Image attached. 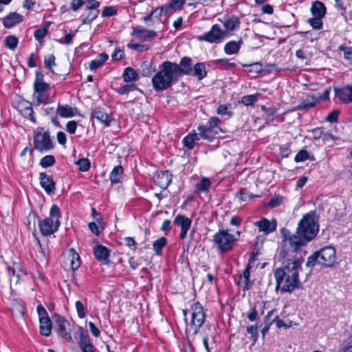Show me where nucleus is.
Instances as JSON below:
<instances>
[{
	"instance_id": "1",
	"label": "nucleus",
	"mask_w": 352,
	"mask_h": 352,
	"mask_svg": "<svg viewBox=\"0 0 352 352\" xmlns=\"http://www.w3.org/2000/svg\"><path fill=\"white\" fill-rule=\"evenodd\" d=\"M318 232V224L316 212L311 211L299 221L296 232L292 234L288 229H280V247L282 254L289 256L293 253L306 254L304 248L311 241Z\"/></svg>"
},
{
	"instance_id": "2",
	"label": "nucleus",
	"mask_w": 352,
	"mask_h": 352,
	"mask_svg": "<svg viewBox=\"0 0 352 352\" xmlns=\"http://www.w3.org/2000/svg\"><path fill=\"white\" fill-rule=\"evenodd\" d=\"M279 257L283 260V266L274 270L276 289L283 292H292L300 286L299 272L304 262V256L297 253L287 256L282 254V248Z\"/></svg>"
},
{
	"instance_id": "3",
	"label": "nucleus",
	"mask_w": 352,
	"mask_h": 352,
	"mask_svg": "<svg viewBox=\"0 0 352 352\" xmlns=\"http://www.w3.org/2000/svg\"><path fill=\"white\" fill-rule=\"evenodd\" d=\"M178 80L172 62L166 60L160 66L159 71L152 78V83L155 91H162L170 87Z\"/></svg>"
},
{
	"instance_id": "4",
	"label": "nucleus",
	"mask_w": 352,
	"mask_h": 352,
	"mask_svg": "<svg viewBox=\"0 0 352 352\" xmlns=\"http://www.w3.org/2000/svg\"><path fill=\"white\" fill-rule=\"evenodd\" d=\"M60 209L56 205H52L50 217L39 221V228L43 235L49 236L58 230L60 226Z\"/></svg>"
},
{
	"instance_id": "5",
	"label": "nucleus",
	"mask_w": 352,
	"mask_h": 352,
	"mask_svg": "<svg viewBox=\"0 0 352 352\" xmlns=\"http://www.w3.org/2000/svg\"><path fill=\"white\" fill-rule=\"evenodd\" d=\"M236 240L234 235L224 230H219L213 237L214 244L223 252L231 250Z\"/></svg>"
},
{
	"instance_id": "6",
	"label": "nucleus",
	"mask_w": 352,
	"mask_h": 352,
	"mask_svg": "<svg viewBox=\"0 0 352 352\" xmlns=\"http://www.w3.org/2000/svg\"><path fill=\"white\" fill-rule=\"evenodd\" d=\"M229 35L230 34L227 31L221 29L220 25L214 24L210 31L199 36V41H204L210 43H220Z\"/></svg>"
},
{
	"instance_id": "7",
	"label": "nucleus",
	"mask_w": 352,
	"mask_h": 352,
	"mask_svg": "<svg viewBox=\"0 0 352 352\" xmlns=\"http://www.w3.org/2000/svg\"><path fill=\"white\" fill-rule=\"evenodd\" d=\"M34 148L40 152L47 151L54 148L53 142L47 131H39L34 135Z\"/></svg>"
},
{
	"instance_id": "8",
	"label": "nucleus",
	"mask_w": 352,
	"mask_h": 352,
	"mask_svg": "<svg viewBox=\"0 0 352 352\" xmlns=\"http://www.w3.org/2000/svg\"><path fill=\"white\" fill-rule=\"evenodd\" d=\"M191 309L192 312L190 325L193 329L194 333L196 334L204 322L205 314L204 313L203 307L198 302H194L192 305Z\"/></svg>"
},
{
	"instance_id": "9",
	"label": "nucleus",
	"mask_w": 352,
	"mask_h": 352,
	"mask_svg": "<svg viewBox=\"0 0 352 352\" xmlns=\"http://www.w3.org/2000/svg\"><path fill=\"white\" fill-rule=\"evenodd\" d=\"M37 312L39 317L40 332L44 336H49L52 328V322L48 316V314L45 307L39 305L37 307Z\"/></svg>"
},
{
	"instance_id": "10",
	"label": "nucleus",
	"mask_w": 352,
	"mask_h": 352,
	"mask_svg": "<svg viewBox=\"0 0 352 352\" xmlns=\"http://www.w3.org/2000/svg\"><path fill=\"white\" fill-rule=\"evenodd\" d=\"M318 252L320 257V262H321L322 266L326 267H331L333 266L336 259V250L333 247H324L321 248Z\"/></svg>"
},
{
	"instance_id": "11",
	"label": "nucleus",
	"mask_w": 352,
	"mask_h": 352,
	"mask_svg": "<svg viewBox=\"0 0 352 352\" xmlns=\"http://www.w3.org/2000/svg\"><path fill=\"white\" fill-rule=\"evenodd\" d=\"M34 98L36 101V105L47 104L50 102V84L34 85Z\"/></svg>"
},
{
	"instance_id": "12",
	"label": "nucleus",
	"mask_w": 352,
	"mask_h": 352,
	"mask_svg": "<svg viewBox=\"0 0 352 352\" xmlns=\"http://www.w3.org/2000/svg\"><path fill=\"white\" fill-rule=\"evenodd\" d=\"M172 67L178 78L183 75L192 74V59L189 57L182 58L179 64L172 62Z\"/></svg>"
},
{
	"instance_id": "13",
	"label": "nucleus",
	"mask_w": 352,
	"mask_h": 352,
	"mask_svg": "<svg viewBox=\"0 0 352 352\" xmlns=\"http://www.w3.org/2000/svg\"><path fill=\"white\" fill-rule=\"evenodd\" d=\"M55 330L58 332V335L69 342H72L71 334L67 331V327L69 326V322L64 318L60 316H56L54 319Z\"/></svg>"
},
{
	"instance_id": "14",
	"label": "nucleus",
	"mask_w": 352,
	"mask_h": 352,
	"mask_svg": "<svg viewBox=\"0 0 352 352\" xmlns=\"http://www.w3.org/2000/svg\"><path fill=\"white\" fill-rule=\"evenodd\" d=\"M335 96L337 99L344 104L352 102V84L342 87L334 88Z\"/></svg>"
},
{
	"instance_id": "15",
	"label": "nucleus",
	"mask_w": 352,
	"mask_h": 352,
	"mask_svg": "<svg viewBox=\"0 0 352 352\" xmlns=\"http://www.w3.org/2000/svg\"><path fill=\"white\" fill-rule=\"evenodd\" d=\"M174 223L181 228V232L179 237L181 239H184L186 237L187 232L190 228L192 221L190 219L186 217L184 214H178L174 219Z\"/></svg>"
},
{
	"instance_id": "16",
	"label": "nucleus",
	"mask_w": 352,
	"mask_h": 352,
	"mask_svg": "<svg viewBox=\"0 0 352 352\" xmlns=\"http://www.w3.org/2000/svg\"><path fill=\"white\" fill-rule=\"evenodd\" d=\"M154 182L163 189H166L172 181V174L168 170L157 172L154 175Z\"/></svg>"
},
{
	"instance_id": "17",
	"label": "nucleus",
	"mask_w": 352,
	"mask_h": 352,
	"mask_svg": "<svg viewBox=\"0 0 352 352\" xmlns=\"http://www.w3.org/2000/svg\"><path fill=\"white\" fill-rule=\"evenodd\" d=\"M254 226L258 228L259 232L268 234L276 230L277 222L275 219L270 221L266 218H262L260 221H256Z\"/></svg>"
},
{
	"instance_id": "18",
	"label": "nucleus",
	"mask_w": 352,
	"mask_h": 352,
	"mask_svg": "<svg viewBox=\"0 0 352 352\" xmlns=\"http://www.w3.org/2000/svg\"><path fill=\"white\" fill-rule=\"evenodd\" d=\"M39 180L41 187L47 195L54 194L56 183L52 176L45 173H39Z\"/></svg>"
},
{
	"instance_id": "19",
	"label": "nucleus",
	"mask_w": 352,
	"mask_h": 352,
	"mask_svg": "<svg viewBox=\"0 0 352 352\" xmlns=\"http://www.w3.org/2000/svg\"><path fill=\"white\" fill-rule=\"evenodd\" d=\"M91 117L104 124L106 126H109L113 120L112 118L101 108L94 109L91 111Z\"/></svg>"
},
{
	"instance_id": "20",
	"label": "nucleus",
	"mask_w": 352,
	"mask_h": 352,
	"mask_svg": "<svg viewBox=\"0 0 352 352\" xmlns=\"http://www.w3.org/2000/svg\"><path fill=\"white\" fill-rule=\"evenodd\" d=\"M197 130L201 132L202 139L207 140L210 142L216 138L219 134L217 129L208 126V124L200 125L198 126Z\"/></svg>"
},
{
	"instance_id": "21",
	"label": "nucleus",
	"mask_w": 352,
	"mask_h": 352,
	"mask_svg": "<svg viewBox=\"0 0 352 352\" xmlns=\"http://www.w3.org/2000/svg\"><path fill=\"white\" fill-rule=\"evenodd\" d=\"M23 16L16 12H11L3 19V24L6 28H11L22 22Z\"/></svg>"
},
{
	"instance_id": "22",
	"label": "nucleus",
	"mask_w": 352,
	"mask_h": 352,
	"mask_svg": "<svg viewBox=\"0 0 352 352\" xmlns=\"http://www.w3.org/2000/svg\"><path fill=\"white\" fill-rule=\"evenodd\" d=\"M318 102H320V99L315 95L309 94H307L306 98L296 107V109L302 110L312 108Z\"/></svg>"
},
{
	"instance_id": "23",
	"label": "nucleus",
	"mask_w": 352,
	"mask_h": 352,
	"mask_svg": "<svg viewBox=\"0 0 352 352\" xmlns=\"http://www.w3.org/2000/svg\"><path fill=\"white\" fill-rule=\"evenodd\" d=\"M20 112L21 115L26 118H29L31 121L35 122L34 116V111L32 104L28 102H23L19 104Z\"/></svg>"
},
{
	"instance_id": "24",
	"label": "nucleus",
	"mask_w": 352,
	"mask_h": 352,
	"mask_svg": "<svg viewBox=\"0 0 352 352\" xmlns=\"http://www.w3.org/2000/svg\"><path fill=\"white\" fill-rule=\"evenodd\" d=\"M94 254L97 260L105 262L109 258V251L106 247L98 245L94 247Z\"/></svg>"
},
{
	"instance_id": "25",
	"label": "nucleus",
	"mask_w": 352,
	"mask_h": 352,
	"mask_svg": "<svg viewBox=\"0 0 352 352\" xmlns=\"http://www.w3.org/2000/svg\"><path fill=\"white\" fill-rule=\"evenodd\" d=\"M223 23L224 30L229 33L230 31H233L239 27L240 21L238 17L232 16L225 18Z\"/></svg>"
},
{
	"instance_id": "26",
	"label": "nucleus",
	"mask_w": 352,
	"mask_h": 352,
	"mask_svg": "<svg viewBox=\"0 0 352 352\" xmlns=\"http://www.w3.org/2000/svg\"><path fill=\"white\" fill-rule=\"evenodd\" d=\"M242 43L241 39L239 41H231L228 42L224 46L225 53L228 55L238 54Z\"/></svg>"
},
{
	"instance_id": "27",
	"label": "nucleus",
	"mask_w": 352,
	"mask_h": 352,
	"mask_svg": "<svg viewBox=\"0 0 352 352\" xmlns=\"http://www.w3.org/2000/svg\"><path fill=\"white\" fill-rule=\"evenodd\" d=\"M311 12L314 16L324 17L326 14V8L323 3L316 1L312 3Z\"/></svg>"
},
{
	"instance_id": "28",
	"label": "nucleus",
	"mask_w": 352,
	"mask_h": 352,
	"mask_svg": "<svg viewBox=\"0 0 352 352\" xmlns=\"http://www.w3.org/2000/svg\"><path fill=\"white\" fill-rule=\"evenodd\" d=\"M56 112L60 117L70 118L74 116L77 111L75 108H72L69 105L58 104Z\"/></svg>"
},
{
	"instance_id": "29",
	"label": "nucleus",
	"mask_w": 352,
	"mask_h": 352,
	"mask_svg": "<svg viewBox=\"0 0 352 352\" xmlns=\"http://www.w3.org/2000/svg\"><path fill=\"white\" fill-rule=\"evenodd\" d=\"M132 35L140 38H148L155 37L157 35V33L154 30H148L144 28H137L133 30Z\"/></svg>"
},
{
	"instance_id": "30",
	"label": "nucleus",
	"mask_w": 352,
	"mask_h": 352,
	"mask_svg": "<svg viewBox=\"0 0 352 352\" xmlns=\"http://www.w3.org/2000/svg\"><path fill=\"white\" fill-rule=\"evenodd\" d=\"M124 81L126 82H135L139 79V75L132 67H126L122 74Z\"/></svg>"
},
{
	"instance_id": "31",
	"label": "nucleus",
	"mask_w": 352,
	"mask_h": 352,
	"mask_svg": "<svg viewBox=\"0 0 352 352\" xmlns=\"http://www.w3.org/2000/svg\"><path fill=\"white\" fill-rule=\"evenodd\" d=\"M78 334L79 341L78 344L80 349L92 344L88 333L82 327L78 329Z\"/></svg>"
},
{
	"instance_id": "32",
	"label": "nucleus",
	"mask_w": 352,
	"mask_h": 352,
	"mask_svg": "<svg viewBox=\"0 0 352 352\" xmlns=\"http://www.w3.org/2000/svg\"><path fill=\"white\" fill-rule=\"evenodd\" d=\"M192 73L199 80L204 78L207 74L204 63H198L195 64L192 68Z\"/></svg>"
},
{
	"instance_id": "33",
	"label": "nucleus",
	"mask_w": 352,
	"mask_h": 352,
	"mask_svg": "<svg viewBox=\"0 0 352 352\" xmlns=\"http://www.w3.org/2000/svg\"><path fill=\"white\" fill-rule=\"evenodd\" d=\"M109 56L105 53H101L99 54L98 58L93 60L89 63V68L91 70H96L100 67L108 59Z\"/></svg>"
},
{
	"instance_id": "34",
	"label": "nucleus",
	"mask_w": 352,
	"mask_h": 352,
	"mask_svg": "<svg viewBox=\"0 0 352 352\" xmlns=\"http://www.w3.org/2000/svg\"><path fill=\"white\" fill-rule=\"evenodd\" d=\"M140 69L142 76L148 77L155 71V66L152 62L144 61L140 66Z\"/></svg>"
},
{
	"instance_id": "35",
	"label": "nucleus",
	"mask_w": 352,
	"mask_h": 352,
	"mask_svg": "<svg viewBox=\"0 0 352 352\" xmlns=\"http://www.w3.org/2000/svg\"><path fill=\"white\" fill-rule=\"evenodd\" d=\"M123 173V168L122 166H117L114 167L110 173L109 179L112 184H117L120 182V177Z\"/></svg>"
},
{
	"instance_id": "36",
	"label": "nucleus",
	"mask_w": 352,
	"mask_h": 352,
	"mask_svg": "<svg viewBox=\"0 0 352 352\" xmlns=\"http://www.w3.org/2000/svg\"><path fill=\"white\" fill-rule=\"evenodd\" d=\"M320 257L318 251H316L313 254L308 257L307 261L306 263V267L310 269V272H311V269L317 264L321 265V262H320Z\"/></svg>"
},
{
	"instance_id": "37",
	"label": "nucleus",
	"mask_w": 352,
	"mask_h": 352,
	"mask_svg": "<svg viewBox=\"0 0 352 352\" xmlns=\"http://www.w3.org/2000/svg\"><path fill=\"white\" fill-rule=\"evenodd\" d=\"M69 253H70V257H71L69 258L70 267H71V269L73 271H74V270L78 269V267H80V258L79 255L78 254H76L73 249L70 250Z\"/></svg>"
},
{
	"instance_id": "38",
	"label": "nucleus",
	"mask_w": 352,
	"mask_h": 352,
	"mask_svg": "<svg viewBox=\"0 0 352 352\" xmlns=\"http://www.w3.org/2000/svg\"><path fill=\"white\" fill-rule=\"evenodd\" d=\"M167 240L165 237L162 236L153 243V250L157 255H161L162 250L166 246Z\"/></svg>"
},
{
	"instance_id": "39",
	"label": "nucleus",
	"mask_w": 352,
	"mask_h": 352,
	"mask_svg": "<svg viewBox=\"0 0 352 352\" xmlns=\"http://www.w3.org/2000/svg\"><path fill=\"white\" fill-rule=\"evenodd\" d=\"M4 42L8 49L14 50L17 47L19 40L16 36L10 35L6 37Z\"/></svg>"
},
{
	"instance_id": "40",
	"label": "nucleus",
	"mask_w": 352,
	"mask_h": 352,
	"mask_svg": "<svg viewBox=\"0 0 352 352\" xmlns=\"http://www.w3.org/2000/svg\"><path fill=\"white\" fill-rule=\"evenodd\" d=\"M138 87L135 84H126L116 89V92L120 95L128 94L129 92L137 90Z\"/></svg>"
},
{
	"instance_id": "41",
	"label": "nucleus",
	"mask_w": 352,
	"mask_h": 352,
	"mask_svg": "<svg viewBox=\"0 0 352 352\" xmlns=\"http://www.w3.org/2000/svg\"><path fill=\"white\" fill-rule=\"evenodd\" d=\"M250 266L248 265L247 267L243 271V274L240 276L239 281L244 284L243 288L245 289H248L250 287L249 282H250Z\"/></svg>"
},
{
	"instance_id": "42",
	"label": "nucleus",
	"mask_w": 352,
	"mask_h": 352,
	"mask_svg": "<svg viewBox=\"0 0 352 352\" xmlns=\"http://www.w3.org/2000/svg\"><path fill=\"white\" fill-rule=\"evenodd\" d=\"M156 9H159L158 12H157V17H160L162 12H164L165 14L169 15L172 14L173 10H175V8L173 7L170 2L163 6L157 8Z\"/></svg>"
},
{
	"instance_id": "43",
	"label": "nucleus",
	"mask_w": 352,
	"mask_h": 352,
	"mask_svg": "<svg viewBox=\"0 0 352 352\" xmlns=\"http://www.w3.org/2000/svg\"><path fill=\"white\" fill-rule=\"evenodd\" d=\"M55 158L53 155H46L40 161V165L43 168L52 166L55 164Z\"/></svg>"
},
{
	"instance_id": "44",
	"label": "nucleus",
	"mask_w": 352,
	"mask_h": 352,
	"mask_svg": "<svg viewBox=\"0 0 352 352\" xmlns=\"http://www.w3.org/2000/svg\"><path fill=\"white\" fill-rule=\"evenodd\" d=\"M211 182L209 179L204 177L201 179L200 182L197 184V188L199 191L206 192L210 187Z\"/></svg>"
},
{
	"instance_id": "45",
	"label": "nucleus",
	"mask_w": 352,
	"mask_h": 352,
	"mask_svg": "<svg viewBox=\"0 0 352 352\" xmlns=\"http://www.w3.org/2000/svg\"><path fill=\"white\" fill-rule=\"evenodd\" d=\"M75 307L77 311L78 316L80 318H85L87 315V311L84 304L81 301L78 300L75 303Z\"/></svg>"
},
{
	"instance_id": "46",
	"label": "nucleus",
	"mask_w": 352,
	"mask_h": 352,
	"mask_svg": "<svg viewBox=\"0 0 352 352\" xmlns=\"http://www.w3.org/2000/svg\"><path fill=\"white\" fill-rule=\"evenodd\" d=\"M308 23L314 30H320L322 28V17L314 16L310 18Z\"/></svg>"
},
{
	"instance_id": "47",
	"label": "nucleus",
	"mask_w": 352,
	"mask_h": 352,
	"mask_svg": "<svg viewBox=\"0 0 352 352\" xmlns=\"http://www.w3.org/2000/svg\"><path fill=\"white\" fill-rule=\"evenodd\" d=\"M118 8L116 6H105L102 10V17H110L117 14Z\"/></svg>"
},
{
	"instance_id": "48",
	"label": "nucleus",
	"mask_w": 352,
	"mask_h": 352,
	"mask_svg": "<svg viewBox=\"0 0 352 352\" xmlns=\"http://www.w3.org/2000/svg\"><path fill=\"white\" fill-rule=\"evenodd\" d=\"M257 307L258 306L256 304H253L251 305L250 311L247 314V318L251 322L256 320L258 318V311Z\"/></svg>"
},
{
	"instance_id": "49",
	"label": "nucleus",
	"mask_w": 352,
	"mask_h": 352,
	"mask_svg": "<svg viewBox=\"0 0 352 352\" xmlns=\"http://www.w3.org/2000/svg\"><path fill=\"white\" fill-rule=\"evenodd\" d=\"M76 164L82 172L87 171L90 168V162L87 158L80 159Z\"/></svg>"
},
{
	"instance_id": "50",
	"label": "nucleus",
	"mask_w": 352,
	"mask_h": 352,
	"mask_svg": "<svg viewBox=\"0 0 352 352\" xmlns=\"http://www.w3.org/2000/svg\"><path fill=\"white\" fill-rule=\"evenodd\" d=\"M308 159H310L309 153L306 150L302 149L296 154L294 160L296 162H301Z\"/></svg>"
},
{
	"instance_id": "51",
	"label": "nucleus",
	"mask_w": 352,
	"mask_h": 352,
	"mask_svg": "<svg viewBox=\"0 0 352 352\" xmlns=\"http://www.w3.org/2000/svg\"><path fill=\"white\" fill-rule=\"evenodd\" d=\"M283 197L281 195H275L269 201V203L267 204V206L271 207V208L277 207L283 203Z\"/></svg>"
},
{
	"instance_id": "52",
	"label": "nucleus",
	"mask_w": 352,
	"mask_h": 352,
	"mask_svg": "<svg viewBox=\"0 0 352 352\" xmlns=\"http://www.w3.org/2000/svg\"><path fill=\"white\" fill-rule=\"evenodd\" d=\"M262 109L265 112L266 120L267 121H272L274 119V116L276 113V109L274 107L266 108L265 106L262 107Z\"/></svg>"
},
{
	"instance_id": "53",
	"label": "nucleus",
	"mask_w": 352,
	"mask_h": 352,
	"mask_svg": "<svg viewBox=\"0 0 352 352\" xmlns=\"http://www.w3.org/2000/svg\"><path fill=\"white\" fill-rule=\"evenodd\" d=\"M257 100L256 95H248L245 96L241 98V103L248 106L254 104Z\"/></svg>"
},
{
	"instance_id": "54",
	"label": "nucleus",
	"mask_w": 352,
	"mask_h": 352,
	"mask_svg": "<svg viewBox=\"0 0 352 352\" xmlns=\"http://www.w3.org/2000/svg\"><path fill=\"white\" fill-rule=\"evenodd\" d=\"M339 50L344 52V57L346 60L352 61V47L340 45Z\"/></svg>"
},
{
	"instance_id": "55",
	"label": "nucleus",
	"mask_w": 352,
	"mask_h": 352,
	"mask_svg": "<svg viewBox=\"0 0 352 352\" xmlns=\"http://www.w3.org/2000/svg\"><path fill=\"white\" fill-rule=\"evenodd\" d=\"M182 142L184 146L189 150L192 149L195 144L190 133L183 139Z\"/></svg>"
},
{
	"instance_id": "56",
	"label": "nucleus",
	"mask_w": 352,
	"mask_h": 352,
	"mask_svg": "<svg viewBox=\"0 0 352 352\" xmlns=\"http://www.w3.org/2000/svg\"><path fill=\"white\" fill-rule=\"evenodd\" d=\"M217 64L220 67L223 69H227L229 67H234L236 64L234 63H230L226 58H221L217 60Z\"/></svg>"
},
{
	"instance_id": "57",
	"label": "nucleus",
	"mask_w": 352,
	"mask_h": 352,
	"mask_svg": "<svg viewBox=\"0 0 352 352\" xmlns=\"http://www.w3.org/2000/svg\"><path fill=\"white\" fill-rule=\"evenodd\" d=\"M312 135V139L314 140H318L320 138H322V136L323 135V131L322 128L320 127H316L313 129L311 131H309Z\"/></svg>"
},
{
	"instance_id": "58",
	"label": "nucleus",
	"mask_w": 352,
	"mask_h": 352,
	"mask_svg": "<svg viewBox=\"0 0 352 352\" xmlns=\"http://www.w3.org/2000/svg\"><path fill=\"white\" fill-rule=\"evenodd\" d=\"M36 220L37 215L36 213L31 212L29 214L28 217V224L29 226L30 229H35Z\"/></svg>"
},
{
	"instance_id": "59",
	"label": "nucleus",
	"mask_w": 352,
	"mask_h": 352,
	"mask_svg": "<svg viewBox=\"0 0 352 352\" xmlns=\"http://www.w3.org/2000/svg\"><path fill=\"white\" fill-rule=\"evenodd\" d=\"M339 114L340 111L338 110H333L328 114L325 120L331 123L336 122L338 121Z\"/></svg>"
},
{
	"instance_id": "60",
	"label": "nucleus",
	"mask_w": 352,
	"mask_h": 352,
	"mask_svg": "<svg viewBox=\"0 0 352 352\" xmlns=\"http://www.w3.org/2000/svg\"><path fill=\"white\" fill-rule=\"evenodd\" d=\"M47 32V28L38 29L34 32V35L35 38L38 41L41 42L43 40V38L45 36Z\"/></svg>"
},
{
	"instance_id": "61",
	"label": "nucleus",
	"mask_w": 352,
	"mask_h": 352,
	"mask_svg": "<svg viewBox=\"0 0 352 352\" xmlns=\"http://www.w3.org/2000/svg\"><path fill=\"white\" fill-rule=\"evenodd\" d=\"M257 329V325H251L247 327V332L251 335L254 342H256L258 338Z\"/></svg>"
},
{
	"instance_id": "62",
	"label": "nucleus",
	"mask_w": 352,
	"mask_h": 352,
	"mask_svg": "<svg viewBox=\"0 0 352 352\" xmlns=\"http://www.w3.org/2000/svg\"><path fill=\"white\" fill-rule=\"evenodd\" d=\"M55 60L56 58L53 54H51L47 58H45L44 60V64L45 67L50 69V70L53 72L52 66L56 65Z\"/></svg>"
},
{
	"instance_id": "63",
	"label": "nucleus",
	"mask_w": 352,
	"mask_h": 352,
	"mask_svg": "<svg viewBox=\"0 0 352 352\" xmlns=\"http://www.w3.org/2000/svg\"><path fill=\"white\" fill-rule=\"evenodd\" d=\"M99 10H96L94 12H90L89 15L85 18L82 21L84 24L91 23L98 15Z\"/></svg>"
},
{
	"instance_id": "64",
	"label": "nucleus",
	"mask_w": 352,
	"mask_h": 352,
	"mask_svg": "<svg viewBox=\"0 0 352 352\" xmlns=\"http://www.w3.org/2000/svg\"><path fill=\"white\" fill-rule=\"evenodd\" d=\"M77 128V122L74 120H72L67 122L66 125V129L70 134H74L76 132Z\"/></svg>"
}]
</instances>
